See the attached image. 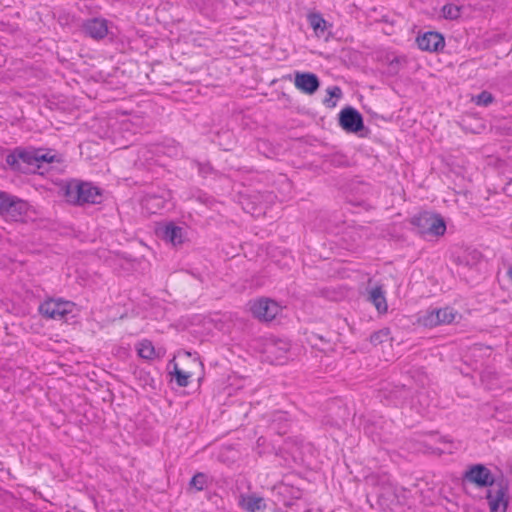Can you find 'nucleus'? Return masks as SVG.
I'll use <instances>...</instances> for the list:
<instances>
[{"mask_svg":"<svg viewBox=\"0 0 512 512\" xmlns=\"http://www.w3.org/2000/svg\"><path fill=\"white\" fill-rule=\"evenodd\" d=\"M6 165L14 172L34 173L43 166V163L59 161L57 155L51 151L33 148H15L6 156Z\"/></svg>","mask_w":512,"mask_h":512,"instance_id":"f257e3e1","label":"nucleus"},{"mask_svg":"<svg viewBox=\"0 0 512 512\" xmlns=\"http://www.w3.org/2000/svg\"><path fill=\"white\" fill-rule=\"evenodd\" d=\"M60 191L66 201L73 205L99 202L101 193L98 187L88 182L71 180L61 185Z\"/></svg>","mask_w":512,"mask_h":512,"instance_id":"f03ea898","label":"nucleus"},{"mask_svg":"<svg viewBox=\"0 0 512 512\" xmlns=\"http://www.w3.org/2000/svg\"><path fill=\"white\" fill-rule=\"evenodd\" d=\"M418 234L422 236H442L446 232V223L444 219L432 212H421L413 216L410 220Z\"/></svg>","mask_w":512,"mask_h":512,"instance_id":"7ed1b4c3","label":"nucleus"},{"mask_svg":"<svg viewBox=\"0 0 512 512\" xmlns=\"http://www.w3.org/2000/svg\"><path fill=\"white\" fill-rule=\"evenodd\" d=\"M289 350L287 342L280 339H263L258 343V353H261V361L270 364L282 363Z\"/></svg>","mask_w":512,"mask_h":512,"instance_id":"20e7f679","label":"nucleus"},{"mask_svg":"<svg viewBox=\"0 0 512 512\" xmlns=\"http://www.w3.org/2000/svg\"><path fill=\"white\" fill-rule=\"evenodd\" d=\"M74 308L75 304L73 302L62 299H48L39 306V312L46 318L62 320L68 314H71Z\"/></svg>","mask_w":512,"mask_h":512,"instance_id":"39448f33","label":"nucleus"},{"mask_svg":"<svg viewBox=\"0 0 512 512\" xmlns=\"http://www.w3.org/2000/svg\"><path fill=\"white\" fill-rule=\"evenodd\" d=\"M487 502L491 512H506L508 507V484L501 479L487 491Z\"/></svg>","mask_w":512,"mask_h":512,"instance_id":"423d86ee","label":"nucleus"},{"mask_svg":"<svg viewBox=\"0 0 512 512\" xmlns=\"http://www.w3.org/2000/svg\"><path fill=\"white\" fill-rule=\"evenodd\" d=\"M464 480L475 484L478 487H489L495 485V481L491 471L482 464L471 466L464 474Z\"/></svg>","mask_w":512,"mask_h":512,"instance_id":"0eeeda50","label":"nucleus"},{"mask_svg":"<svg viewBox=\"0 0 512 512\" xmlns=\"http://www.w3.org/2000/svg\"><path fill=\"white\" fill-rule=\"evenodd\" d=\"M339 124L343 130L349 133H358L364 128L363 117L353 107H345L339 113Z\"/></svg>","mask_w":512,"mask_h":512,"instance_id":"6e6552de","label":"nucleus"},{"mask_svg":"<svg viewBox=\"0 0 512 512\" xmlns=\"http://www.w3.org/2000/svg\"><path fill=\"white\" fill-rule=\"evenodd\" d=\"M455 317L456 312L450 307L433 309L420 318V323L431 328L441 324H450L455 320Z\"/></svg>","mask_w":512,"mask_h":512,"instance_id":"1a4fd4ad","label":"nucleus"},{"mask_svg":"<svg viewBox=\"0 0 512 512\" xmlns=\"http://www.w3.org/2000/svg\"><path fill=\"white\" fill-rule=\"evenodd\" d=\"M282 307L270 298L258 299V321L269 323L281 313Z\"/></svg>","mask_w":512,"mask_h":512,"instance_id":"9d476101","label":"nucleus"},{"mask_svg":"<svg viewBox=\"0 0 512 512\" xmlns=\"http://www.w3.org/2000/svg\"><path fill=\"white\" fill-rule=\"evenodd\" d=\"M416 42L421 50L428 52H437L443 49L445 45L444 37L434 31H429L418 36Z\"/></svg>","mask_w":512,"mask_h":512,"instance_id":"9b49d317","label":"nucleus"},{"mask_svg":"<svg viewBox=\"0 0 512 512\" xmlns=\"http://www.w3.org/2000/svg\"><path fill=\"white\" fill-rule=\"evenodd\" d=\"M294 85L301 92L312 95L318 90L320 82L317 75L314 73L297 72L295 74Z\"/></svg>","mask_w":512,"mask_h":512,"instance_id":"f8f14e48","label":"nucleus"},{"mask_svg":"<svg viewBox=\"0 0 512 512\" xmlns=\"http://www.w3.org/2000/svg\"><path fill=\"white\" fill-rule=\"evenodd\" d=\"M157 234L174 246L184 242L185 231L182 227L170 222L157 228Z\"/></svg>","mask_w":512,"mask_h":512,"instance_id":"ddd939ff","label":"nucleus"},{"mask_svg":"<svg viewBox=\"0 0 512 512\" xmlns=\"http://www.w3.org/2000/svg\"><path fill=\"white\" fill-rule=\"evenodd\" d=\"M84 32L93 39H103L108 33L107 21L101 18L87 20L83 24Z\"/></svg>","mask_w":512,"mask_h":512,"instance_id":"4468645a","label":"nucleus"},{"mask_svg":"<svg viewBox=\"0 0 512 512\" xmlns=\"http://www.w3.org/2000/svg\"><path fill=\"white\" fill-rule=\"evenodd\" d=\"M27 210V202L13 196L8 209L6 210L4 218L12 221H19L27 213Z\"/></svg>","mask_w":512,"mask_h":512,"instance_id":"2eb2a0df","label":"nucleus"},{"mask_svg":"<svg viewBox=\"0 0 512 512\" xmlns=\"http://www.w3.org/2000/svg\"><path fill=\"white\" fill-rule=\"evenodd\" d=\"M368 300L375 306L379 313L387 312L388 305L381 286H376L369 291Z\"/></svg>","mask_w":512,"mask_h":512,"instance_id":"dca6fc26","label":"nucleus"},{"mask_svg":"<svg viewBox=\"0 0 512 512\" xmlns=\"http://www.w3.org/2000/svg\"><path fill=\"white\" fill-rule=\"evenodd\" d=\"M308 21L310 26L313 28L317 37L327 38L325 32L327 30L326 20L318 13H312L308 15Z\"/></svg>","mask_w":512,"mask_h":512,"instance_id":"f3484780","label":"nucleus"},{"mask_svg":"<svg viewBox=\"0 0 512 512\" xmlns=\"http://www.w3.org/2000/svg\"><path fill=\"white\" fill-rule=\"evenodd\" d=\"M138 355L146 360H153L157 357L155 348L151 341L149 340H142L139 342L136 346Z\"/></svg>","mask_w":512,"mask_h":512,"instance_id":"a211bd4d","label":"nucleus"},{"mask_svg":"<svg viewBox=\"0 0 512 512\" xmlns=\"http://www.w3.org/2000/svg\"><path fill=\"white\" fill-rule=\"evenodd\" d=\"M462 7L454 4H446L442 8V13L445 19L456 20L461 15Z\"/></svg>","mask_w":512,"mask_h":512,"instance_id":"6ab92c4d","label":"nucleus"},{"mask_svg":"<svg viewBox=\"0 0 512 512\" xmlns=\"http://www.w3.org/2000/svg\"><path fill=\"white\" fill-rule=\"evenodd\" d=\"M327 93L329 95V98H325L324 99V104L327 106V107H335L336 106V102L332 100V98H341L342 97V90L340 87L338 86H333V87H329L327 89Z\"/></svg>","mask_w":512,"mask_h":512,"instance_id":"aec40b11","label":"nucleus"},{"mask_svg":"<svg viewBox=\"0 0 512 512\" xmlns=\"http://www.w3.org/2000/svg\"><path fill=\"white\" fill-rule=\"evenodd\" d=\"M172 374L175 376L176 383L180 387H186L189 384V379L191 377V374L179 369L177 364H174V371Z\"/></svg>","mask_w":512,"mask_h":512,"instance_id":"412c9836","label":"nucleus"},{"mask_svg":"<svg viewBox=\"0 0 512 512\" xmlns=\"http://www.w3.org/2000/svg\"><path fill=\"white\" fill-rule=\"evenodd\" d=\"M240 504L248 512H256V497L253 495L241 496Z\"/></svg>","mask_w":512,"mask_h":512,"instance_id":"4be33fe9","label":"nucleus"},{"mask_svg":"<svg viewBox=\"0 0 512 512\" xmlns=\"http://www.w3.org/2000/svg\"><path fill=\"white\" fill-rule=\"evenodd\" d=\"M473 100L479 106H488L494 101V97L490 92L482 91Z\"/></svg>","mask_w":512,"mask_h":512,"instance_id":"5701e85b","label":"nucleus"},{"mask_svg":"<svg viewBox=\"0 0 512 512\" xmlns=\"http://www.w3.org/2000/svg\"><path fill=\"white\" fill-rule=\"evenodd\" d=\"M190 485L198 491L203 490L206 485V475L203 473H197L192 477Z\"/></svg>","mask_w":512,"mask_h":512,"instance_id":"b1692460","label":"nucleus"},{"mask_svg":"<svg viewBox=\"0 0 512 512\" xmlns=\"http://www.w3.org/2000/svg\"><path fill=\"white\" fill-rule=\"evenodd\" d=\"M388 335H389L388 330L377 331L370 336V342L373 345H378V344L384 342L385 340H387Z\"/></svg>","mask_w":512,"mask_h":512,"instance_id":"393cba45","label":"nucleus"},{"mask_svg":"<svg viewBox=\"0 0 512 512\" xmlns=\"http://www.w3.org/2000/svg\"><path fill=\"white\" fill-rule=\"evenodd\" d=\"M13 196L0 192V215L4 217Z\"/></svg>","mask_w":512,"mask_h":512,"instance_id":"a878e982","label":"nucleus"},{"mask_svg":"<svg viewBox=\"0 0 512 512\" xmlns=\"http://www.w3.org/2000/svg\"><path fill=\"white\" fill-rule=\"evenodd\" d=\"M274 417H275L274 421L275 420H282V419L285 418V413H283V412H276L274 414Z\"/></svg>","mask_w":512,"mask_h":512,"instance_id":"bb28decb","label":"nucleus"},{"mask_svg":"<svg viewBox=\"0 0 512 512\" xmlns=\"http://www.w3.org/2000/svg\"><path fill=\"white\" fill-rule=\"evenodd\" d=\"M507 275H508L509 280H510V281H511V283H512V267L508 269V271H507Z\"/></svg>","mask_w":512,"mask_h":512,"instance_id":"cd10ccee","label":"nucleus"},{"mask_svg":"<svg viewBox=\"0 0 512 512\" xmlns=\"http://www.w3.org/2000/svg\"><path fill=\"white\" fill-rule=\"evenodd\" d=\"M250 311L254 316H256V310L254 309V305H250Z\"/></svg>","mask_w":512,"mask_h":512,"instance_id":"c85d7f7f","label":"nucleus"},{"mask_svg":"<svg viewBox=\"0 0 512 512\" xmlns=\"http://www.w3.org/2000/svg\"><path fill=\"white\" fill-rule=\"evenodd\" d=\"M261 502H262V499L258 497V500H257L258 510L261 508Z\"/></svg>","mask_w":512,"mask_h":512,"instance_id":"c756f323","label":"nucleus"}]
</instances>
